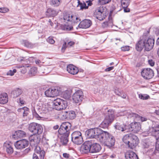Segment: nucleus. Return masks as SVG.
Instances as JSON below:
<instances>
[{
	"mask_svg": "<svg viewBox=\"0 0 159 159\" xmlns=\"http://www.w3.org/2000/svg\"><path fill=\"white\" fill-rule=\"evenodd\" d=\"M114 68V66H111L105 69V71H109L112 70Z\"/></svg>",
	"mask_w": 159,
	"mask_h": 159,
	"instance_id": "e2e57ef3",
	"label": "nucleus"
},
{
	"mask_svg": "<svg viewBox=\"0 0 159 159\" xmlns=\"http://www.w3.org/2000/svg\"><path fill=\"white\" fill-rule=\"evenodd\" d=\"M121 4L123 7H127L129 4V0H121Z\"/></svg>",
	"mask_w": 159,
	"mask_h": 159,
	"instance_id": "79ce46f5",
	"label": "nucleus"
},
{
	"mask_svg": "<svg viewBox=\"0 0 159 159\" xmlns=\"http://www.w3.org/2000/svg\"><path fill=\"white\" fill-rule=\"evenodd\" d=\"M40 147L36 146L34 150L35 152L37 153L38 155L40 157V159H43L44 158L45 152L43 150H40Z\"/></svg>",
	"mask_w": 159,
	"mask_h": 159,
	"instance_id": "cd10ccee",
	"label": "nucleus"
},
{
	"mask_svg": "<svg viewBox=\"0 0 159 159\" xmlns=\"http://www.w3.org/2000/svg\"><path fill=\"white\" fill-rule=\"evenodd\" d=\"M108 25V24L107 22H104L102 24V26L103 28L107 27Z\"/></svg>",
	"mask_w": 159,
	"mask_h": 159,
	"instance_id": "bf43d9fd",
	"label": "nucleus"
},
{
	"mask_svg": "<svg viewBox=\"0 0 159 159\" xmlns=\"http://www.w3.org/2000/svg\"><path fill=\"white\" fill-rule=\"evenodd\" d=\"M141 75L145 79H150L154 76L153 70L150 68L143 69L141 72Z\"/></svg>",
	"mask_w": 159,
	"mask_h": 159,
	"instance_id": "2eb2a0df",
	"label": "nucleus"
},
{
	"mask_svg": "<svg viewBox=\"0 0 159 159\" xmlns=\"http://www.w3.org/2000/svg\"><path fill=\"white\" fill-rule=\"evenodd\" d=\"M114 127L116 129L122 132L125 131L126 132L128 131L127 130L128 128L127 125L120 121L116 122L114 125Z\"/></svg>",
	"mask_w": 159,
	"mask_h": 159,
	"instance_id": "aec40b11",
	"label": "nucleus"
},
{
	"mask_svg": "<svg viewBox=\"0 0 159 159\" xmlns=\"http://www.w3.org/2000/svg\"><path fill=\"white\" fill-rule=\"evenodd\" d=\"M132 135V134H131L125 135L122 138L123 142L128 145L129 143L130 138Z\"/></svg>",
	"mask_w": 159,
	"mask_h": 159,
	"instance_id": "473e14b6",
	"label": "nucleus"
},
{
	"mask_svg": "<svg viewBox=\"0 0 159 159\" xmlns=\"http://www.w3.org/2000/svg\"><path fill=\"white\" fill-rule=\"evenodd\" d=\"M92 145L91 140L85 141L81 146L80 148V152L82 153H87L91 152V146Z\"/></svg>",
	"mask_w": 159,
	"mask_h": 159,
	"instance_id": "ddd939ff",
	"label": "nucleus"
},
{
	"mask_svg": "<svg viewBox=\"0 0 159 159\" xmlns=\"http://www.w3.org/2000/svg\"><path fill=\"white\" fill-rule=\"evenodd\" d=\"M32 114L34 116L37 118H40L39 114H46L48 112V106L43 105L42 106H36L32 109Z\"/></svg>",
	"mask_w": 159,
	"mask_h": 159,
	"instance_id": "20e7f679",
	"label": "nucleus"
},
{
	"mask_svg": "<svg viewBox=\"0 0 159 159\" xmlns=\"http://www.w3.org/2000/svg\"><path fill=\"white\" fill-rule=\"evenodd\" d=\"M67 70L69 73L73 75L76 74L79 72L78 68L71 64L67 66Z\"/></svg>",
	"mask_w": 159,
	"mask_h": 159,
	"instance_id": "5701e85b",
	"label": "nucleus"
},
{
	"mask_svg": "<svg viewBox=\"0 0 159 159\" xmlns=\"http://www.w3.org/2000/svg\"><path fill=\"white\" fill-rule=\"evenodd\" d=\"M63 19L64 22H67L69 21L70 22L73 20V22L75 23H77L79 22L80 20L76 16H73L69 14L65 13L64 14Z\"/></svg>",
	"mask_w": 159,
	"mask_h": 159,
	"instance_id": "dca6fc26",
	"label": "nucleus"
},
{
	"mask_svg": "<svg viewBox=\"0 0 159 159\" xmlns=\"http://www.w3.org/2000/svg\"><path fill=\"white\" fill-rule=\"evenodd\" d=\"M84 98L83 92L80 90H77L74 93L72 96L73 101L76 103L81 102Z\"/></svg>",
	"mask_w": 159,
	"mask_h": 159,
	"instance_id": "4468645a",
	"label": "nucleus"
},
{
	"mask_svg": "<svg viewBox=\"0 0 159 159\" xmlns=\"http://www.w3.org/2000/svg\"><path fill=\"white\" fill-rule=\"evenodd\" d=\"M99 141L108 147H112L114 145L115 139L114 137L106 131H104L100 135Z\"/></svg>",
	"mask_w": 159,
	"mask_h": 159,
	"instance_id": "f03ea898",
	"label": "nucleus"
},
{
	"mask_svg": "<svg viewBox=\"0 0 159 159\" xmlns=\"http://www.w3.org/2000/svg\"><path fill=\"white\" fill-rule=\"evenodd\" d=\"M38 156L35 153H34L33 155V159H39L38 157Z\"/></svg>",
	"mask_w": 159,
	"mask_h": 159,
	"instance_id": "0e129e2a",
	"label": "nucleus"
},
{
	"mask_svg": "<svg viewBox=\"0 0 159 159\" xmlns=\"http://www.w3.org/2000/svg\"><path fill=\"white\" fill-rule=\"evenodd\" d=\"M30 142L35 145L38 144L40 142L41 138L38 134L37 135L34 134L30 136Z\"/></svg>",
	"mask_w": 159,
	"mask_h": 159,
	"instance_id": "412c9836",
	"label": "nucleus"
},
{
	"mask_svg": "<svg viewBox=\"0 0 159 159\" xmlns=\"http://www.w3.org/2000/svg\"><path fill=\"white\" fill-rule=\"evenodd\" d=\"M91 140L92 143V145L91 146V153L99 152L101 149L100 145L98 143H94L93 140Z\"/></svg>",
	"mask_w": 159,
	"mask_h": 159,
	"instance_id": "4be33fe9",
	"label": "nucleus"
},
{
	"mask_svg": "<svg viewBox=\"0 0 159 159\" xmlns=\"http://www.w3.org/2000/svg\"><path fill=\"white\" fill-rule=\"evenodd\" d=\"M139 98L142 100H147L149 98V96L146 94H139Z\"/></svg>",
	"mask_w": 159,
	"mask_h": 159,
	"instance_id": "c03bdc74",
	"label": "nucleus"
},
{
	"mask_svg": "<svg viewBox=\"0 0 159 159\" xmlns=\"http://www.w3.org/2000/svg\"><path fill=\"white\" fill-rule=\"evenodd\" d=\"M107 110V112L105 114V118L100 125V127L103 128H107L113 122L115 118L114 111L112 109Z\"/></svg>",
	"mask_w": 159,
	"mask_h": 159,
	"instance_id": "7ed1b4c3",
	"label": "nucleus"
},
{
	"mask_svg": "<svg viewBox=\"0 0 159 159\" xmlns=\"http://www.w3.org/2000/svg\"><path fill=\"white\" fill-rule=\"evenodd\" d=\"M9 9L7 8H0V12L1 13H6L8 12Z\"/></svg>",
	"mask_w": 159,
	"mask_h": 159,
	"instance_id": "603ef678",
	"label": "nucleus"
},
{
	"mask_svg": "<svg viewBox=\"0 0 159 159\" xmlns=\"http://www.w3.org/2000/svg\"><path fill=\"white\" fill-rule=\"evenodd\" d=\"M45 13L46 16L47 17H54L57 15V12L52 9L48 8L46 12Z\"/></svg>",
	"mask_w": 159,
	"mask_h": 159,
	"instance_id": "c756f323",
	"label": "nucleus"
},
{
	"mask_svg": "<svg viewBox=\"0 0 159 159\" xmlns=\"http://www.w3.org/2000/svg\"><path fill=\"white\" fill-rule=\"evenodd\" d=\"M148 62L151 66H153L155 65V58L152 57H148Z\"/></svg>",
	"mask_w": 159,
	"mask_h": 159,
	"instance_id": "37998d69",
	"label": "nucleus"
},
{
	"mask_svg": "<svg viewBox=\"0 0 159 159\" xmlns=\"http://www.w3.org/2000/svg\"><path fill=\"white\" fill-rule=\"evenodd\" d=\"M143 39L145 49L147 51L151 50L153 48L154 40L153 39L148 38L146 36H143Z\"/></svg>",
	"mask_w": 159,
	"mask_h": 159,
	"instance_id": "9b49d317",
	"label": "nucleus"
},
{
	"mask_svg": "<svg viewBox=\"0 0 159 159\" xmlns=\"http://www.w3.org/2000/svg\"><path fill=\"white\" fill-rule=\"evenodd\" d=\"M115 92L116 95L119 96L121 94L122 91H121L120 89H115Z\"/></svg>",
	"mask_w": 159,
	"mask_h": 159,
	"instance_id": "6e6d98bb",
	"label": "nucleus"
},
{
	"mask_svg": "<svg viewBox=\"0 0 159 159\" xmlns=\"http://www.w3.org/2000/svg\"><path fill=\"white\" fill-rule=\"evenodd\" d=\"M111 0H99L98 2L101 5L107 4L111 1Z\"/></svg>",
	"mask_w": 159,
	"mask_h": 159,
	"instance_id": "de8ad7c7",
	"label": "nucleus"
},
{
	"mask_svg": "<svg viewBox=\"0 0 159 159\" xmlns=\"http://www.w3.org/2000/svg\"><path fill=\"white\" fill-rule=\"evenodd\" d=\"M121 48L123 51H128L129 50V46H125L122 47Z\"/></svg>",
	"mask_w": 159,
	"mask_h": 159,
	"instance_id": "864d4df0",
	"label": "nucleus"
},
{
	"mask_svg": "<svg viewBox=\"0 0 159 159\" xmlns=\"http://www.w3.org/2000/svg\"><path fill=\"white\" fill-rule=\"evenodd\" d=\"M53 108L57 110H63L62 113L60 116L63 119L68 118L67 111L65 110L67 106L66 101L60 98H57L54 100L52 102Z\"/></svg>",
	"mask_w": 159,
	"mask_h": 159,
	"instance_id": "f257e3e1",
	"label": "nucleus"
},
{
	"mask_svg": "<svg viewBox=\"0 0 159 159\" xmlns=\"http://www.w3.org/2000/svg\"><path fill=\"white\" fill-rule=\"evenodd\" d=\"M71 96V93L68 90H66L64 92L63 94V97L65 99H69Z\"/></svg>",
	"mask_w": 159,
	"mask_h": 159,
	"instance_id": "ea45409f",
	"label": "nucleus"
},
{
	"mask_svg": "<svg viewBox=\"0 0 159 159\" xmlns=\"http://www.w3.org/2000/svg\"><path fill=\"white\" fill-rule=\"evenodd\" d=\"M16 134L17 137L20 138L25 137L26 136V133L21 130H19L16 132Z\"/></svg>",
	"mask_w": 159,
	"mask_h": 159,
	"instance_id": "4c0bfd02",
	"label": "nucleus"
},
{
	"mask_svg": "<svg viewBox=\"0 0 159 159\" xmlns=\"http://www.w3.org/2000/svg\"><path fill=\"white\" fill-rule=\"evenodd\" d=\"M137 119L138 120H140L142 122L146 121L147 120V118L146 117H143L138 115V116H137Z\"/></svg>",
	"mask_w": 159,
	"mask_h": 159,
	"instance_id": "3c124183",
	"label": "nucleus"
},
{
	"mask_svg": "<svg viewBox=\"0 0 159 159\" xmlns=\"http://www.w3.org/2000/svg\"><path fill=\"white\" fill-rule=\"evenodd\" d=\"M17 68H20L22 67H29V66L28 64H22L21 65L17 66Z\"/></svg>",
	"mask_w": 159,
	"mask_h": 159,
	"instance_id": "13d9d810",
	"label": "nucleus"
},
{
	"mask_svg": "<svg viewBox=\"0 0 159 159\" xmlns=\"http://www.w3.org/2000/svg\"><path fill=\"white\" fill-rule=\"evenodd\" d=\"M143 146L145 148H148L149 146V143H143Z\"/></svg>",
	"mask_w": 159,
	"mask_h": 159,
	"instance_id": "052dcab7",
	"label": "nucleus"
},
{
	"mask_svg": "<svg viewBox=\"0 0 159 159\" xmlns=\"http://www.w3.org/2000/svg\"><path fill=\"white\" fill-rule=\"evenodd\" d=\"M129 131H134V132H137L141 129V125L138 123H132L129 125L128 126Z\"/></svg>",
	"mask_w": 159,
	"mask_h": 159,
	"instance_id": "6ab92c4d",
	"label": "nucleus"
},
{
	"mask_svg": "<svg viewBox=\"0 0 159 159\" xmlns=\"http://www.w3.org/2000/svg\"><path fill=\"white\" fill-rule=\"evenodd\" d=\"M126 159H138L137 155L132 151H128L125 154Z\"/></svg>",
	"mask_w": 159,
	"mask_h": 159,
	"instance_id": "393cba45",
	"label": "nucleus"
},
{
	"mask_svg": "<svg viewBox=\"0 0 159 159\" xmlns=\"http://www.w3.org/2000/svg\"><path fill=\"white\" fill-rule=\"evenodd\" d=\"M62 135L60 138V142L63 145H66L68 142V136L69 134H60Z\"/></svg>",
	"mask_w": 159,
	"mask_h": 159,
	"instance_id": "c85d7f7f",
	"label": "nucleus"
},
{
	"mask_svg": "<svg viewBox=\"0 0 159 159\" xmlns=\"http://www.w3.org/2000/svg\"><path fill=\"white\" fill-rule=\"evenodd\" d=\"M29 145V141L25 139L17 141L15 143L16 148L18 149H22L27 147Z\"/></svg>",
	"mask_w": 159,
	"mask_h": 159,
	"instance_id": "f3484780",
	"label": "nucleus"
},
{
	"mask_svg": "<svg viewBox=\"0 0 159 159\" xmlns=\"http://www.w3.org/2000/svg\"><path fill=\"white\" fill-rule=\"evenodd\" d=\"M29 109L26 107H24L18 109V111L22 112L24 116H27L28 114Z\"/></svg>",
	"mask_w": 159,
	"mask_h": 159,
	"instance_id": "72a5a7b5",
	"label": "nucleus"
},
{
	"mask_svg": "<svg viewBox=\"0 0 159 159\" xmlns=\"http://www.w3.org/2000/svg\"><path fill=\"white\" fill-rule=\"evenodd\" d=\"M64 30H71L73 29V27L71 25L65 24L64 26Z\"/></svg>",
	"mask_w": 159,
	"mask_h": 159,
	"instance_id": "8fccbe9b",
	"label": "nucleus"
},
{
	"mask_svg": "<svg viewBox=\"0 0 159 159\" xmlns=\"http://www.w3.org/2000/svg\"><path fill=\"white\" fill-rule=\"evenodd\" d=\"M29 130L34 134H38L39 135L43 132V128L40 124L35 123H32L29 124Z\"/></svg>",
	"mask_w": 159,
	"mask_h": 159,
	"instance_id": "6e6552de",
	"label": "nucleus"
},
{
	"mask_svg": "<svg viewBox=\"0 0 159 159\" xmlns=\"http://www.w3.org/2000/svg\"><path fill=\"white\" fill-rule=\"evenodd\" d=\"M61 93V89L58 87H54L49 89L45 92V94L47 97H54Z\"/></svg>",
	"mask_w": 159,
	"mask_h": 159,
	"instance_id": "9d476101",
	"label": "nucleus"
},
{
	"mask_svg": "<svg viewBox=\"0 0 159 159\" xmlns=\"http://www.w3.org/2000/svg\"><path fill=\"white\" fill-rule=\"evenodd\" d=\"M71 141L75 144L80 145L83 142L81 133L80 131L74 132L71 135Z\"/></svg>",
	"mask_w": 159,
	"mask_h": 159,
	"instance_id": "1a4fd4ad",
	"label": "nucleus"
},
{
	"mask_svg": "<svg viewBox=\"0 0 159 159\" xmlns=\"http://www.w3.org/2000/svg\"><path fill=\"white\" fill-rule=\"evenodd\" d=\"M47 41L51 44H53L55 43V41L51 38L49 37L47 39Z\"/></svg>",
	"mask_w": 159,
	"mask_h": 159,
	"instance_id": "5fc2aeb1",
	"label": "nucleus"
},
{
	"mask_svg": "<svg viewBox=\"0 0 159 159\" xmlns=\"http://www.w3.org/2000/svg\"><path fill=\"white\" fill-rule=\"evenodd\" d=\"M71 126V124L69 122L63 123L58 130L59 133L60 134H69Z\"/></svg>",
	"mask_w": 159,
	"mask_h": 159,
	"instance_id": "f8f14e48",
	"label": "nucleus"
},
{
	"mask_svg": "<svg viewBox=\"0 0 159 159\" xmlns=\"http://www.w3.org/2000/svg\"><path fill=\"white\" fill-rule=\"evenodd\" d=\"M24 43L25 45L28 48H32L34 46V45L33 44L27 40H25Z\"/></svg>",
	"mask_w": 159,
	"mask_h": 159,
	"instance_id": "a18cd8bd",
	"label": "nucleus"
},
{
	"mask_svg": "<svg viewBox=\"0 0 159 159\" xmlns=\"http://www.w3.org/2000/svg\"><path fill=\"white\" fill-rule=\"evenodd\" d=\"M144 47V45L143 38L139 41L136 45V49L138 51H141Z\"/></svg>",
	"mask_w": 159,
	"mask_h": 159,
	"instance_id": "7c9ffc66",
	"label": "nucleus"
},
{
	"mask_svg": "<svg viewBox=\"0 0 159 159\" xmlns=\"http://www.w3.org/2000/svg\"><path fill=\"white\" fill-rule=\"evenodd\" d=\"M75 44L74 42L73 41H70L68 43V46L69 47H71L72 46Z\"/></svg>",
	"mask_w": 159,
	"mask_h": 159,
	"instance_id": "69168bd1",
	"label": "nucleus"
},
{
	"mask_svg": "<svg viewBox=\"0 0 159 159\" xmlns=\"http://www.w3.org/2000/svg\"><path fill=\"white\" fill-rule=\"evenodd\" d=\"M8 96L7 93H3L0 95V104H4L8 102Z\"/></svg>",
	"mask_w": 159,
	"mask_h": 159,
	"instance_id": "bb28decb",
	"label": "nucleus"
},
{
	"mask_svg": "<svg viewBox=\"0 0 159 159\" xmlns=\"http://www.w3.org/2000/svg\"><path fill=\"white\" fill-rule=\"evenodd\" d=\"M91 21L88 20H84L79 24L78 26L80 28L86 29L89 27L91 25Z\"/></svg>",
	"mask_w": 159,
	"mask_h": 159,
	"instance_id": "b1692460",
	"label": "nucleus"
},
{
	"mask_svg": "<svg viewBox=\"0 0 159 159\" xmlns=\"http://www.w3.org/2000/svg\"><path fill=\"white\" fill-rule=\"evenodd\" d=\"M61 0H51L50 4L53 7L58 6L60 4Z\"/></svg>",
	"mask_w": 159,
	"mask_h": 159,
	"instance_id": "58836bf2",
	"label": "nucleus"
},
{
	"mask_svg": "<svg viewBox=\"0 0 159 159\" xmlns=\"http://www.w3.org/2000/svg\"><path fill=\"white\" fill-rule=\"evenodd\" d=\"M119 96H120L123 98H125L126 97V95L125 94L122 92L120 95H119Z\"/></svg>",
	"mask_w": 159,
	"mask_h": 159,
	"instance_id": "774afa93",
	"label": "nucleus"
},
{
	"mask_svg": "<svg viewBox=\"0 0 159 159\" xmlns=\"http://www.w3.org/2000/svg\"><path fill=\"white\" fill-rule=\"evenodd\" d=\"M68 118L70 119H73L76 117L75 112L73 111H67Z\"/></svg>",
	"mask_w": 159,
	"mask_h": 159,
	"instance_id": "e433bc0d",
	"label": "nucleus"
},
{
	"mask_svg": "<svg viewBox=\"0 0 159 159\" xmlns=\"http://www.w3.org/2000/svg\"><path fill=\"white\" fill-rule=\"evenodd\" d=\"M37 69L36 67H32L30 68L28 74L30 76H33L35 75L37 72Z\"/></svg>",
	"mask_w": 159,
	"mask_h": 159,
	"instance_id": "f704fd0d",
	"label": "nucleus"
},
{
	"mask_svg": "<svg viewBox=\"0 0 159 159\" xmlns=\"http://www.w3.org/2000/svg\"><path fill=\"white\" fill-rule=\"evenodd\" d=\"M22 92L21 88H17L11 91V96L13 98H16L20 95Z\"/></svg>",
	"mask_w": 159,
	"mask_h": 159,
	"instance_id": "a878e982",
	"label": "nucleus"
},
{
	"mask_svg": "<svg viewBox=\"0 0 159 159\" xmlns=\"http://www.w3.org/2000/svg\"><path fill=\"white\" fill-rule=\"evenodd\" d=\"M44 69L46 70L45 72H43V73H46L47 74L49 73L52 70V68L51 67V66H45L44 67Z\"/></svg>",
	"mask_w": 159,
	"mask_h": 159,
	"instance_id": "49530a36",
	"label": "nucleus"
},
{
	"mask_svg": "<svg viewBox=\"0 0 159 159\" xmlns=\"http://www.w3.org/2000/svg\"><path fill=\"white\" fill-rule=\"evenodd\" d=\"M139 143V140L137 137L132 134L131 137L128 147L130 149H134L138 145Z\"/></svg>",
	"mask_w": 159,
	"mask_h": 159,
	"instance_id": "a211bd4d",
	"label": "nucleus"
},
{
	"mask_svg": "<svg viewBox=\"0 0 159 159\" xmlns=\"http://www.w3.org/2000/svg\"><path fill=\"white\" fill-rule=\"evenodd\" d=\"M3 148L9 154H12L13 152V149L10 144L5 143L3 145Z\"/></svg>",
	"mask_w": 159,
	"mask_h": 159,
	"instance_id": "2f4dec72",
	"label": "nucleus"
},
{
	"mask_svg": "<svg viewBox=\"0 0 159 159\" xmlns=\"http://www.w3.org/2000/svg\"><path fill=\"white\" fill-rule=\"evenodd\" d=\"M149 132L156 137L157 141L156 143V150L153 152V155H155L156 151H159V125L156 126H154L149 130Z\"/></svg>",
	"mask_w": 159,
	"mask_h": 159,
	"instance_id": "39448f33",
	"label": "nucleus"
},
{
	"mask_svg": "<svg viewBox=\"0 0 159 159\" xmlns=\"http://www.w3.org/2000/svg\"><path fill=\"white\" fill-rule=\"evenodd\" d=\"M25 57H20L18 58L17 61L19 62L23 63V64L25 62H28L27 61L25 60Z\"/></svg>",
	"mask_w": 159,
	"mask_h": 159,
	"instance_id": "09e8293b",
	"label": "nucleus"
},
{
	"mask_svg": "<svg viewBox=\"0 0 159 159\" xmlns=\"http://www.w3.org/2000/svg\"><path fill=\"white\" fill-rule=\"evenodd\" d=\"M94 15L99 20H103L107 16L105 7L102 6L98 7L94 12Z\"/></svg>",
	"mask_w": 159,
	"mask_h": 159,
	"instance_id": "0eeeda50",
	"label": "nucleus"
},
{
	"mask_svg": "<svg viewBox=\"0 0 159 159\" xmlns=\"http://www.w3.org/2000/svg\"><path fill=\"white\" fill-rule=\"evenodd\" d=\"M78 5V7H80V10H83V9H87L88 8V6H87L86 3L83 2V3L80 2L79 0H77Z\"/></svg>",
	"mask_w": 159,
	"mask_h": 159,
	"instance_id": "c9c22d12",
	"label": "nucleus"
},
{
	"mask_svg": "<svg viewBox=\"0 0 159 159\" xmlns=\"http://www.w3.org/2000/svg\"><path fill=\"white\" fill-rule=\"evenodd\" d=\"M137 116H138V115L134 113L131 112L128 115L127 118L129 119H131L134 120L135 119H137Z\"/></svg>",
	"mask_w": 159,
	"mask_h": 159,
	"instance_id": "a19ab883",
	"label": "nucleus"
},
{
	"mask_svg": "<svg viewBox=\"0 0 159 159\" xmlns=\"http://www.w3.org/2000/svg\"><path fill=\"white\" fill-rule=\"evenodd\" d=\"M124 8V11L125 12H128L130 11V9L127 7H123Z\"/></svg>",
	"mask_w": 159,
	"mask_h": 159,
	"instance_id": "338daca9",
	"label": "nucleus"
},
{
	"mask_svg": "<svg viewBox=\"0 0 159 159\" xmlns=\"http://www.w3.org/2000/svg\"><path fill=\"white\" fill-rule=\"evenodd\" d=\"M24 68L21 69L20 70V72L21 73L24 74H25L26 72V69L25 68L26 67H23Z\"/></svg>",
	"mask_w": 159,
	"mask_h": 159,
	"instance_id": "680f3d73",
	"label": "nucleus"
},
{
	"mask_svg": "<svg viewBox=\"0 0 159 159\" xmlns=\"http://www.w3.org/2000/svg\"><path fill=\"white\" fill-rule=\"evenodd\" d=\"M66 42H65L64 44L63 45L62 48H61V52H65V50L66 48Z\"/></svg>",
	"mask_w": 159,
	"mask_h": 159,
	"instance_id": "4d7b16f0",
	"label": "nucleus"
},
{
	"mask_svg": "<svg viewBox=\"0 0 159 159\" xmlns=\"http://www.w3.org/2000/svg\"><path fill=\"white\" fill-rule=\"evenodd\" d=\"M104 131L99 128L91 129L86 132L88 137L90 138L97 139L99 141L100 135L102 134Z\"/></svg>",
	"mask_w": 159,
	"mask_h": 159,
	"instance_id": "423d86ee",
	"label": "nucleus"
}]
</instances>
